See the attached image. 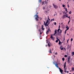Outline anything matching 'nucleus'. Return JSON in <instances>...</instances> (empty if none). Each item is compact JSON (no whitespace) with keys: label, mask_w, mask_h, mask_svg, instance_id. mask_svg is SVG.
<instances>
[{"label":"nucleus","mask_w":74,"mask_h":74,"mask_svg":"<svg viewBox=\"0 0 74 74\" xmlns=\"http://www.w3.org/2000/svg\"><path fill=\"white\" fill-rule=\"evenodd\" d=\"M37 13L36 15H35L34 16H36V17L35 18V19L36 21H38V18H39V17H38V15H37Z\"/></svg>","instance_id":"f257e3e1"},{"label":"nucleus","mask_w":74,"mask_h":74,"mask_svg":"<svg viewBox=\"0 0 74 74\" xmlns=\"http://www.w3.org/2000/svg\"><path fill=\"white\" fill-rule=\"evenodd\" d=\"M53 5L54 7V8H55V9H56V8H58V6L55 5V4H53Z\"/></svg>","instance_id":"f03ea898"},{"label":"nucleus","mask_w":74,"mask_h":74,"mask_svg":"<svg viewBox=\"0 0 74 74\" xmlns=\"http://www.w3.org/2000/svg\"><path fill=\"white\" fill-rule=\"evenodd\" d=\"M60 70V72L62 74H63V70H62V69H60V68H58Z\"/></svg>","instance_id":"7ed1b4c3"},{"label":"nucleus","mask_w":74,"mask_h":74,"mask_svg":"<svg viewBox=\"0 0 74 74\" xmlns=\"http://www.w3.org/2000/svg\"><path fill=\"white\" fill-rule=\"evenodd\" d=\"M50 38H51L52 40H53V41H54V40H55V38L54 37H53V36H51L50 37Z\"/></svg>","instance_id":"20e7f679"},{"label":"nucleus","mask_w":74,"mask_h":74,"mask_svg":"<svg viewBox=\"0 0 74 74\" xmlns=\"http://www.w3.org/2000/svg\"><path fill=\"white\" fill-rule=\"evenodd\" d=\"M57 33V29H56L55 31V33L53 35V36H55V34Z\"/></svg>","instance_id":"39448f33"},{"label":"nucleus","mask_w":74,"mask_h":74,"mask_svg":"<svg viewBox=\"0 0 74 74\" xmlns=\"http://www.w3.org/2000/svg\"><path fill=\"white\" fill-rule=\"evenodd\" d=\"M54 64L55 65V66L56 67H57V68H58L59 69V66H58V64H57V63H56V64Z\"/></svg>","instance_id":"423d86ee"},{"label":"nucleus","mask_w":74,"mask_h":74,"mask_svg":"<svg viewBox=\"0 0 74 74\" xmlns=\"http://www.w3.org/2000/svg\"><path fill=\"white\" fill-rule=\"evenodd\" d=\"M43 27H44V25H42V30H44V28Z\"/></svg>","instance_id":"0eeeda50"},{"label":"nucleus","mask_w":74,"mask_h":74,"mask_svg":"<svg viewBox=\"0 0 74 74\" xmlns=\"http://www.w3.org/2000/svg\"><path fill=\"white\" fill-rule=\"evenodd\" d=\"M66 15H64L63 16L62 18V19H64V18H66Z\"/></svg>","instance_id":"6e6552de"},{"label":"nucleus","mask_w":74,"mask_h":74,"mask_svg":"<svg viewBox=\"0 0 74 74\" xmlns=\"http://www.w3.org/2000/svg\"><path fill=\"white\" fill-rule=\"evenodd\" d=\"M64 72L65 73H66V70H67V68H64Z\"/></svg>","instance_id":"1a4fd4ad"},{"label":"nucleus","mask_w":74,"mask_h":74,"mask_svg":"<svg viewBox=\"0 0 74 74\" xmlns=\"http://www.w3.org/2000/svg\"><path fill=\"white\" fill-rule=\"evenodd\" d=\"M60 49H61V50H62V51L63 49V48L62 47V45H61V46L60 47Z\"/></svg>","instance_id":"9d476101"},{"label":"nucleus","mask_w":74,"mask_h":74,"mask_svg":"<svg viewBox=\"0 0 74 74\" xmlns=\"http://www.w3.org/2000/svg\"><path fill=\"white\" fill-rule=\"evenodd\" d=\"M44 2L46 4H47L48 3V2H47L46 0H45V1Z\"/></svg>","instance_id":"9b49d317"},{"label":"nucleus","mask_w":74,"mask_h":74,"mask_svg":"<svg viewBox=\"0 0 74 74\" xmlns=\"http://www.w3.org/2000/svg\"><path fill=\"white\" fill-rule=\"evenodd\" d=\"M47 24V23H45V26H48V25L49 24V23L48 24Z\"/></svg>","instance_id":"f8f14e48"},{"label":"nucleus","mask_w":74,"mask_h":74,"mask_svg":"<svg viewBox=\"0 0 74 74\" xmlns=\"http://www.w3.org/2000/svg\"><path fill=\"white\" fill-rule=\"evenodd\" d=\"M60 25L59 26V29H58L57 30V32H59V30H60Z\"/></svg>","instance_id":"ddd939ff"},{"label":"nucleus","mask_w":74,"mask_h":74,"mask_svg":"<svg viewBox=\"0 0 74 74\" xmlns=\"http://www.w3.org/2000/svg\"><path fill=\"white\" fill-rule=\"evenodd\" d=\"M49 52L50 53H52V52H51V49H50L49 51Z\"/></svg>","instance_id":"4468645a"},{"label":"nucleus","mask_w":74,"mask_h":74,"mask_svg":"<svg viewBox=\"0 0 74 74\" xmlns=\"http://www.w3.org/2000/svg\"><path fill=\"white\" fill-rule=\"evenodd\" d=\"M60 44H62V43H61V42H60V40H59V45H60Z\"/></svg>","instance_id":"2eb2a0df"},{"label":"nucleus","mask_w":74,"mask_h":74,"mask_svg":"<svg viewBox=\"0 0 74 74\" xmlns=\"http://www.w3.org/2000/svg\"><path fill=\"white\" fill-rule=\"evenodd\" d=\"M50 42H49L48 43V46L49 47H50Z\"/></svg>","instance_id":"dca6fc26"},{"label":"nucleus","mask_w":74,"mask_h":74,"mask_svg":"<svg viewBox=\"0 0 74 74\" xmlns=\"http://www.w3.org/2000/svg\"><path fill=\"white\" fill-rule=\"evenodd\" d=\"M66 30H68L69 29V27H66Z\"/></svg>","instance_id":"f3484780"},{"label":"nucleus","mask_w":74,"mask_h":74,"mask_svg":"<svg viewBox=\"0 0 74 74\" xmlns=\"http://www.w3.org/2000/svg\"><path fill=\"white\" fill-rule=\"evenodd\" d=\"M48 33H49V31L48 30H47V32H46V34H48Z\"/></svg>","instance_id":"a211bd4d"},{"label":"nucleus","mask_w":74,"mask_h":74,"mask_svg":"<svg viewBox=\"0 0 74 74\" xmlns=\"http://www.w3.org/2000/svg\"><path fill=\"white\" fill-rule=\"evenodd\" d=\"M36 26H37V29H39V28H40V27L38 25H37Z\"/></svg>","instance_id":"6ab92c4d"},{"label":"nucleus","mask_w":74,"mask_h":74,"mask_svg":"<svg viewBox=\"0 0 74 74\" xmlns=\"http://www.w3.org/2000/svg\"><path fill=\"white\" fill-rule=\"evenodd\" d=\"M54 19L53 18L51 20V22H52V21H54Z\"/></svg>","instance_id":"aec40b11"},{"label":"nucleus","mask_w":74,"mask_h":74,"mask_svg":"<svg viewBox=\"0 0 74 74\" xmlns=\"http://www.w3.org/2000/svg\"><path fill=\"white\" fill-rule=\"evenodd\" d=\"M66 62L64 63V68H65V67H66Z\"/></svg>","instance_id":"412c9836"},{"label":"nucleus","mask_w":74,"mask_h":74,"mask_svg":"<svg viewBox=\"0 0 74 74\" xmlns=\"http://www.w3.org/2000/svg\"><path fill=\"white\" fill-rule=\"evenodd\" d=\"M42 0H39L38 2H40V3H41V2Z\"/></svg>","instance_id":"4be33fe9"},{"label":"nucleus","mask_w":74,"mask_h":74,"mask_svg":"<svg viewBox=\"0 0 74 74\" xmlns=\"http://www.w3.org/2000/svg\"><path fill=\"white\" fill-rule=\"evenodd\" d=\"M59 41V40H56V42H58V41Z\"/></svg>","instance_id":"5701e85b"},{"label":"nucleus","mask_w":74,"mask_h":74,"mask_svg":"<svg viewBox=\"0 0 74 74\" xmlns=\"http://www.w3.org/2000/svg\"><path fill=\"white\" fill-rule=\"evenodd\" d=\"M72 71H74V68L72 67Z\"/></svg>","instance_id":"b1692460"},{"label":"nucleus","mask_w":74,"mask_h":74,"mask_svg":"<svg viewBox=\"0 0 74 74\" xmlns=\"http://www.w3.org/2000/svg\"><path fill=\"white\" fill-rule=\"evenodd\" d=\"M48 22H49V21H48V20H47V21L46 22V23H48Z\"/></svg>","instance_id":"393cba45"},{"label":"nucleus","mask_w":74,"mask_h":74,"mask_svg":"<svg viewBox=\"0 0 74 74\" xmlns=\"http://www.w3.org/2000/svg\"><path fill=\"white\" fill-rule=\"evenodd\" d=\"M70 62V60H68V63H69Z\"/></svg>","instance_id":"a878e982"},{"label":"nucleus","mask_w":74,"mask_h":74,"mask_svg":"<svg viewBox=\"0 0 74 74\" xmlns=\"http://www.w3.org/2000/svg\"><path fill=\"white\" fill-rule=\"evenodd\" d=\"M62 60L63 61H64V58H62Z\"/></svg>","instance_id":"bb28decb"},{"label":"nucleus","mask_w":74,"mask_h":74,"mask_svg":"<svg viewBox=\"0 0 74 74\" xmlns=\"http://www.w3.org/2000/svg\"><path fill=\"white\" fill-rule=\"evenodd\" d=\"M56 38L57 40H59V41L60 40V39L58 38Z\"/></svg>","instance_id":"cd10ccee"},{"label":"nucleus","mask_w":74,"mask_h":74,"mask_svg":"<svg viewBox=\"0 0 74 74\" xmlns=\"http://www.w3.org/2000/svg\"><path fill=\"white\" fill-rule=\"evenodd\" d=\"M72 55H74V52H72Z\"/></svg>","instance_id":"c85d7f7f"},{"label":"nucleus","mask_w":74,"mask_h":74,"mask_svg":"<svg viewBox=\"0 0 74 74\" xmlns=\"http://www.w3.org/2000/svg\"><path fill=\"white\" fill-rule=\"evenodd\" d=\"M65 10L66 12H67V8H65Z\"/></svg>","instance_id":"c756f323"},{"label":"nucleus","mask_w":74,"mask_h":74,"mask_svg":"<svg viewBox=\"0 0 74 74\" xmlns=\"http://www.w3.org/2000/svg\"><path fill=\"white\" fill-rule=\"evenodd\" d=\"M64 56L65 58H66V57H67V55H65Z\"/></svg>","instance_id":"7c9ffc66"},{"label":"nucleus","mask_w":74,"mask_h":74,"mask_svg":"<svg viewBox=\"0 0 74 74\" xmlns=\"http://www.w3.org/2000/svg\"><path fill=\"white\" fill-rule=\"evenodd\" d=\"M66 15V17L68 18V15L67 14H66V15Z\"/></svg>","instance_id":"2f4dec72"},{"label":"nucleus","mask_w":74,"mask_h":74,"mask_svg":"<svg viewBox=\"0 0 74 74\" xmlns=\"http://www.w3.org/2000/svg\"><path fill=\"white\" fill-rule=\"evenodd\" d=\"M69 14H71V11H70L69 13Z\"/></svg>","instance_id":"473e14b6"},{"label":"nucleus","mask_w":74,"mask_h":74,"mask_svg":"<svg viewBox=\"0 0 74 74\" xmlns=\"http://www.w3.org/2000/svg\"><path fill=\"white\" fill-rule=\"evenodd\" d=\"M44 1H43L42 2V5H43V4H45V3H44Z\"/></svg>","instance_id":"72a5a7b5"},{"label":"nucleus","mask_w":74,"mask_h":74,"mask_svg":"<svg viewBox=\"0 0 74 74\" xmlns=\"http://www.w3.org/2000/svg\"><path fill=\"white\" fill-rule=\"evenodd\" d=\"M43 10H45V7H43Z\"/></svg>","instance_id":"f704fd0d"},{"label":"nucleus","mask_w":74,"mask_h":74,"mask_svg":"<svg viewBox=\"0 0 74 74\" xmlns=\"http://www.w3.org/2000/svg\"><path fill=\"white\" fill-rule=\"evenodd\" d=\"M38 31H39V32H41V30L40 29H39L38 30Z\"/></svg>","instance_id":"c9c22d12"},{"label":"nucleus","mask_w":74,"mask_h":74,"mask_svg":"<svg viewBox=\"0 0 74 74\" xmlns=\"http://www.w3.org/2000/svg\"><path fill=\"white\" fill-rule=\"evenodd\" d=\"M70 57H69V58H68V60H70Z\"/></svg>","instance_id":"e433bc0d"},{"label":"nucleus","mask_w":74,"mask_h":74,"mask_svg":"<svg viewBox=\"0 0 74 74\" xmlns=\"http://www.w3.org/2000/svg\"><path fill=\"white\" fill-rule=\"evenodd\" d=\"M48 19L49 20V21H50V19L49 18V16H48Z\"/></svg>","instance_id":"4c0bfd02"},{"label":"nucleus","mask_w":74,"mask_h":74,"mask_svg":"<svg viewBox=\"0 0 74 74\" xmlns=\"http://www.w3.org/2000/svg\"><path fill=\"white\" fill-rule=\"evenodd\" d=\"M62 7H65V5H62Z\"/></svg>","instance_id":"58836bf2"},{"label":"nucleus","mask_w":74,"mask_h":74,"mask_svg":"<svg viewBox=\"0 0 74 74\" xmlns=\"http://www.w3.org/2000/svg\"><path fill=\"white\" fill-rule=\"evenodd\" d=\"M72 64V63L71 62L70 63V64L69 65H71Z\"/></svg>","instance_id":"ea45409f"},{"label":"nucleus","mask_w":74,"mask_h":74,"mask_svg":"<svg viewBox=\"0 0 74 74\" xmlns=\"http://www.w3.org/2000/svg\"><path fill=\"white\" fill-rule=\"evenodd\" d=\"M66 31H67V30H65V34H66Z\"/></svg>","instance_id":"a19ab883"},{"label":"nucleus","mask_w":74,"mask_h":74,"mask_svg":"<svg viewBox=\"0 0 74 74\" xmlns=\"http://www.w3.org/2000/svg\"><path fill=\"white\" fill-rule=\"evenodd\" d=\"M56 25V23L55 22L54 23V25Z\"/></svg>","instance_id":"79ce46f5"},{"label":"nucleus","mask_w":74,"mask_h":74,"mask_svg":"<svg viewBox=\"0 0 74 74\" xmlns=\"http://www.w3.org/2000/svg\"><path fill=\"white\" fill-rule=\"evenodd\" d=\"M68 18H69V20H70V17L69 16V17H68Z\"/></svg>","instance_id":"37998d69"},{"label":"nucleus","mask_w":74,"mask_h":74,"mask_svg":"<svg viewBox=\"0 0 74 74\" xmlns=\"http://www.w3.org/2000/svg\"><path fill=\"white\" fill-rule=\"evenodd\" d=\"M48 30H49V31H50V32H51V30H50V29H49V28H48Z\"/></svg>","instance_id":"c03bdc74"},{"label":"nucleus","mask_w":74,"mask_h":74,"mask_svg":"<svg viewBox=\"0 0 74 74\" xmlns=\"http://www.w3.org/2000/svg\"><path fill=\"white\" fill-rule=\"evenodd\" d=\"M39 18L40 19V20L41 21V20H42V18L40 17Z\"/></svg>","instance_id":"a18cd8bd"},{"label":"nucleus","mask_w":74,"mask_h":74,"mask_svg":"<svg viewBox=\"0 0 74 74\" xmlns=\"http://www.w3.org/2000/svg\"><path fill=\"white\" fill-rule=\"evenodd\" d=\"M73 38H71V41H73Z\"/></svg>","instance_id":"49530a36"},{"label":"nucleus","mask_w":74,"mask_h":74,"mask_svg":"<svg viewBox=\"0 0 74 74\" xmlns=\"http://www.w3.org/2000/svg\"><path fill=\"white\" fill-rule=\"evenodd\" d=\"M58 54V53H55V55H56Z\"/></svg>","instance_id":"de8ad7c7"},{"label":"nucleus","mask_w":74,"mask_h":74,"mask_svg":"<svg viewBox=\"0 0 74 74\" xmlns=\"http://www.w3.org/2000/svg\"><path fill=\"white\" fill-rule=\"evenodd\" d=\"M63 49H64L65 51H66V48H64Z\"/></svg>","instance_id":"09e8293b"},{"label":"nucleus","mask_w":74,"mask_h":74,"mask_svg":"<svg viewBox=\"0 0 74 74\" xmlns=\"http://www.w3.org/2000/svg\"><path fill=\"white\" fill-rule=\"evenodd\" d=\"M66 72H66L67 73H69V71H66Z\"/></svg>","instance_id":"8fccbe9b"},{"label":"nucleus","mask_w":74,"mask_h":74,"mask_svg":"<svg viewBox=\"0 0 74 74\" xmlns=\"http://www.w3.org/2000/svg\"><path fill=\"white\" fill-rule=\"evenodd\" d=\"M68 8H69V5H68Z\"/></svg>","instance_id":"3c124183"},{"label":"nucleus","mask_w":74,"mask_h":74,"mask_svg":"<svg viewBox=\"0 0 74 74\" xmlns=\"http://www.w3.org/2000/svg\"><path fill=\"white\" fill-rule=\"evenodd\" d=\"M70 20H69V22H68V24L69 23V22H70Z\"/></svg>","instance_id":"603ef678"},{"label":"nucleus","mask_w":74,"mask_h":74,"mask_svg":"<svg viewBox=\"0 0 74 74\" xmlns=\"http://www.w3.org/2000/svg\"><path fill=\"white\" fill-rule=\"evenodd\" d=\"M60 33H62V30H60Z\"/></svg>","instance_id":"864d4df0"},{"label":"nucleus","mask_w":74,"mask_h":74,"mask_svg":"<svg viewBox=\"0 0 74 74\" xmlns=\"http://www.w3.org/2000/svg\"><path fill=\"white\" fill-rule=\"evenodd\" d=\"M62 13H60V15H62Z\"/></svg>","instance_id":"5fc2aeb1"},{"label":"nucleus","mask_w":74,"mask_h":74,"mask_svg":"<svg viewBox=\"0 0 74 74\" xmlns=\"http://www.w3.org/2000/svg\"><path fill=\"white\" fill-rule=\"evenodd\" d=\"M59 34H60V32L58 33V36H59Z\"/></svg>","instance_id":"6e6d98bb"},{"label":"nucleus","mask_w":74,"mask_h":74,"mask_svg":"<svg viewBox=\"0 0 74 74\" xmlns=\"http://www.w3.org/2000/svg\"><path fill=\"white\" fill-rule=\"evenodd\" d=\"M42 34V33L40 32V34Z\"/></svg>","instance_id":"4d7b16f0"},{"label":"nucleus","mask_w":74,"mask_h":74,"mask_svg":"<svg viewBox=\"0 0 74 74\" xmlns=\"http://www.w3.org/2000/svg\"><path fill=\"white\" fill-rule=\"evenodd\" d=\"M49 7H50V8H51V6L50 5V6H49Z\"/></svg>","instance_id":"13d9d810"},{"label":"nucleus","mask_w":74,"mask_h":74,"mask_svg":"<svg viewBox=\"0 0 74 74\" xmlns=\"http://www.w3.org/2000/svg\"><path fill=\"white\" fill-rule=\"evenodd\" d=\"M62 24H63V23H61V25H62Z\"/></svg>","instance_id":"bf43d9fd"},{"label":"nucleus","mask_w":74,"mask_h":74,"mask_svg":"<svg viewBox=\"0 0 74 74\" xmlns=\"http://www.w3.org/2000/svg\"><path fill=\"white\" fill-rule=\"evenodd\" d=\"M47 42H48V40H47Z\"/></svg>","instance_id":"052dcab7"},{"label":"nucleus","mask_w":74,"mask_h":74,"mask_svg":"<svg viewBox=\"0 0 74 74\" xmlns=\"http://www.w3.org/2000/svg\"><path fill=\"white\" fill-rule=\"evenodd\" d=\"M68 41H69V40H67V42H68Z\"/></svg>","instance_id":"680f3d73"},{"label":"nucleus","mask_w":74,"mask_h":74,"mask_svg":"<svg viewBox=\"0 0 74 74\" xmlns=\"http://www.w3.org/2000/svg\"><path fill=\"white\" fill-rule=\"evenodd\" d=\"M47 45H46V47H47Z\"/></svg>","instance_id":"e2e57ef3"},{"label":"nucleus","mask_w":74,"mask_h":74,"mask_svg":"<svg viewBox=\"0 0 74 74\" xmlns=\"http://www.w3.org/2000/svg\"><path fill=\"white\" fill-rule=\"evenodd\" d=\"M48 0H47V1H48Z\"/></svg>","instance_id":"0e129e2a"},{"label":"nucleus","mask_w":74,"mask_h":74,"mask_svg":"<svg viewBox=\"0 0 74 74\" xmlns=\"http://www.w3.org/2000/svg\"><path fill=\"white\" fill-rule=\"evenodd\" d=\"M59 1H61V0H59Z\"/></svg>","instance_id":"69168bd1"},{"label":"nucleus","mask_w":74,"mask_h":74,"mask_svg":"<svg viewBox=\"0 0 74 74\" xmlns=\"http://www.w3.org/2000/svg\"><path fill=\"white\" fill-rule=\"evenodd\" d=\"M67 35H68V36H69V34H67Z\"/></svg>","instance_id":"338daca9"},{"label":"nucleus","mask_w":74,"mask_h":74,"mask_svg":"<svg viewBox=\"0 0 74 74\" xmlns=\"http://www.w3.org/2000/svg\"><path fill=\"white\" fill-rule=\"evenodd\" d=\"M44 23H45V21H44Z\"/></svg>","instance_id":"774afa93"}]
</instances>
